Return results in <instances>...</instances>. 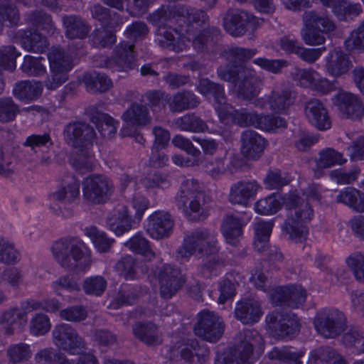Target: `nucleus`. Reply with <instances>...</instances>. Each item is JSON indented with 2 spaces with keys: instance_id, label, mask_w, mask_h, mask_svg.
<instances>
[{
  "instance_id": "obj_48",
  "label": "nucleus",
  "mask_w": 364,
  "mask_h": 364,
  "mask_svg": "<svg viewBox=\"0 0 364 364\" xmlns=\"http://www.w3.org/2000/svg\"><path fill=\"white\" fill-rule=\"evenodd\" d=\"M362 11V6L359 3L341 0L334 6L332 13L338 20L348 21L358 16Z\"/></svg>"
},
{
  "instance_id": "obj_61",
  "label": "nucleus",
  "mask_w": 364,
  "mask_h": 364,
  "mask_svg": "<svg viewBox=\"0 0 364 364\" xmlns=\"http://www.w3.org/2000/svg\"><path fill=\"white\" fill-rule=\"evenodd\" d=\"M183 16L181 20H187L189 23H195L197 26L205 28L208 25L209 16L202 10H197L186 5H183Z\"/></svg>"
},
{
  "instance_id": "obj_27",
  "label": "nucleus",
  "mask_w": 364,
  "mask_h": 364,
  "mask_svg": "<svg viewBox=\"0 0 364 364\" xmlns=\"http://www.w3.org/2000/svg\"><path fill=\"white\" fill-rule=\"evenodd\" d=\"M324 68L326 73L335 78L348 74L353 67L349 56L342 50L335 48L326 56Z\"/></svg>"
},
{
  "instance_id": "obj_51",
  "label": "nucleus",
  "mask_w": 364,
  "mask_h": 364,
  "mask_svg": "<svg viewBox=\"0 0 364 364\" xmlns=\"http://www.w3.org/2000/svg\"><path fill=\"white\" fill-rule=\"evenodd\" d=\"M282 205L281 198L275 193L257 200L254 205L255 212L259 215H273L279 211Z\"/></svg>"
},
{
  "instance_id": "obj_50",
  "label": "nucleus",
  "mask_w": 364,
  "mask_h": 364,
  "mask_svg": "<svg viewBox=\"0 0 364 364\" xmlns=\"http://www.w3.org/2000/svg\"><path fill=\"white\" fill-rule=\"evenodd\" d=\"M50 70L68 72L73 68L69 55L60 48H53L48 54Z\"/></svg>"
},
{
  "instance_id": "obj_44",
  "label": "nucleus",
  "mask_w": 364,
  "mask_h": 364,
  "mask_svg": "<svg viewBox=\"0 0 364 364\" xmlns=\"http://www.w3.org/2000/svg\"><path fill=\"white\" fill-rule=\"evenodd\" d=\"M26 321V313L17 307L8 309L0 316V325L5 327L6 333L8 335L14 334V325L23 326Z\"/></svg>"
},
{
  "instance_id": "obj_41",
  "label": "nucleus",
  "mask_w": 364,
  "mask_h": 364,
  "mask_svg": "<svg viewBox=\"0 0 364 364\" xmlns=\"http://www.w3.org/2000/svg\"><path fill=\"white\" fill-rule=\"evenodd\" d=\"M186 40L188 44L192 41L194 48L197 50H203L208 45L213 41V37L220 34V30L214 26L208 27L201 31L193 32L191 29H186Z\"/></svg>"
},
{
  "instance_id": "obj_18",
  "label": "nucleus",
  "mask_w": 364,
  "mask_h": 364,
  "mask_svg": "<svg viewBox=\"0 0 364 364\" xmlns=\"http://www.w3.org/2000/svg\"><path fill=\"white\" fill-rule=\"evenodd\" d=\"M256 23H258V21L244 10L230 9L223 18L225 30L235 37L243 36L250 28L255 29Z\"/></svg>"
},
{
  "instance_id": "obj_8",
  "label": "nucleus",
  "mask_w": 364,
  "mask_h": 364,
  "mask_svg": "<svg viewBox=\"0 0 364 364\" xmlns=\"http://www.w3.org/2000/svg\"><path fill=\"white\" fill-rule=\"evenodd\" d=\"M80 183L71 173L65 174L58 188L48 196L49 209L57 215L71 216L72 212L66 206L80 200Z\"/></svg>"
},
{
  "instance_id": "obj_43",
  "label": "nucleus",
  "mask_w": 364,
  "mask_h": 364,
  "mask_svg": "<svg viewBox=\"0 0 364 364\" xmlns=\"http://www.w3.org/2000/svg\"><path fill=\"white\" fill-rule=\"evenodd\" d=\"M336 201L343 203L356 212H364V194L353 187H346L336 196Z\"/></svg>"
},
{
  "instance_id": "obj_26",
  "label": "nucleus",
  "mask_w": 364,
  "mask_h": 364,
  "mask_svg": "<svg viewBox=\"0 0 364 364\" xmlns=\"http://www.w3.org/2000/svg\"><path fill=\"white\" fill-rule=\"evenodd\" d=\"M304 114L308 122L320 131L329 129L331 127L328 111L318 99L313 98L305 103Z\"/></svg>"
},
{
  "instance_id": "obj_36",
  "label": "nucleus",
  "mask_w": 364,
  "mask_h": 364,
  "mask_svg": "<svg viewBox=\"0 0 364 364\" xmlns=\"http://www.w3.org/2000/svg\"><path fill=\"white\" fill-rule=\"evenodd\" d=\"M134 336L149 346L162 343V337L158 327L152 322H136L132 326Z\"/></svg>"
},
{
  "instance_id": "obj_28",
  "label": "nucleus",
  "mask_w": 364,
  "mask_h": 364,
  "mask_svg": "<svg viewBox=\"0 0 364 364\" xmlns=\"http://www.w3.org/2000/svg\"><path fill=\"white\" fill-rule=\"evenodd\" d=\"M112 58L118 71L128 72L133 70L136 65L134 43L121 42L114 49Z\"/></svg>"
},
{
  "instance_id": "obj_64",
  "label": "nucleus",
  "mask_w": 364,
  "mask_h": 364,
  "mask_svg": "<svg viewBox=\"0 0 364 364\" xmlns=\"http://www.w3.org/2000/svg\"><path fill=\"white\" fill-rule=\"evenodd\" d=\"M86 234L100 252H108L114 242V240L109 238L105 232L98 231L95 227L87 228Z\"/></svg>"
},
{
  "instance_id": "obj_12",
  "label": "nucleus",
  "mask_w": 364,
  "mask_h": 364,
  "mask_svg": "<svg viewBox=\"0 0 364 364\" xmlns=\"http://www.w3.org/2000/svg\"><path fill=\"white\" fill-rule=\"evenodd\" d=\"M114 190L112 181L105 175H90L82 182V197L90 203L99 205L106 203Z\"/></svg>"
},
{
  "instance_id": "obj_7",
  "label": "nucleus",
  "mask_w": 364,
  "mask_h": 364,
  "mask_svg": "<svg viewBox=\"0 0 364 364\" xmlns=\"http://www.w3.org/2000/svg\"><path fill=\"white\" fill-rule=\"evenodd\" d=\"M217 234L215 231L203 228L197 229L187 235L182 245L177 251L178 256L181 258H189L192 255H198L208 256L219 252Z\"/></svg>"
},
{
  "instance_id": "obj_29",
  "label": "nucleus",
  "mask_w": 364,
  "mask_h": 364,
  "mask_svg": "<svg viewBox=\"0 0 364 364\" xmlns=\"http://www.w3.org/2000/svg\"><path fill=\"white\" fill-rule=\"evenodd\" d=\"M249 220L250 217L245 220L244 217H236L233 214H228L223 218L220 229L227 243L232 246L239 245L242 228Z\"/></svg>"
},
{
  "instance_id": "obj_16",
  "label": "nucleus",
  "mask_w": 364,
  "mask_h": 364,
  "mask_svg": "<svg viewBox=\"0 0 364 364\" xmlns=\"http://www.w3.org/2000/svg\"><path fill=\"white\" fill-rule=\"evenodd\" d=\"M95 136L93 127L85 122H72L66 124L63 129L65 142L75 148L87 149L91 146Z\"/></svg>"
},
{
  "instance_id": "obj_23",
  "label": "nucleus",
  "mask_w": 364,
  "mask_h": 364,
  "mask_svg": "<svg viewBox=\"0 0 364 364\" xmlns=\"http://www.w3.org/2000/svg\"><path fill=\"white\" fill-rule=\"evenodd\" d=\"M259 184L255 180L239 181L231 185L228 194V200L234 205H240L247 207L253 200L258 190Z\"/></svg>"
},
{
  "instance_id": "obj_9",
  "label": "nucleus",
  "mask_w": 364,
  "mask_h": 364,
  "mask_svg": "<svg viewBox=\"0 0 364 364\" xmlns=\"http://www.w3.org/2000/svg\"><path fill=\"white\" fill-rule=\"evenodd\" d=\"M303 27L301 37L308 46H319L326 41L325 34L334 31L335 23L328 16L320 15L315 11H305L302 16Z\"/></svg>"
},
{
  "instance_id": "obj_52",
  "label": "nucleus",
  "mask_w": 364,
  "mask_h": 364,
  "mask_svg": "<svg viewBox=\"0 0 364 364\" xmlns=\"http://www.w3.org/2000/svg\"><path fill=\"white\" fill-rule=\"evenodd\" d=\"M32 355L30 345L18 343L9 346L6 350V356L13 364H18L28 361Z\"/></svg>"
},
{
  "instance_id": "obj_11",
  "label": "nucleus",
  "mask_w": 364,
  "mask_h": 364,
  "mask_svg": "<svg viewBox=\"0 0 364 364\" xmlns=\"http://www.w3.org/2000/svg\"><path fill=\"white\" fill-rule=\"evenodd\" d=\"M210 351L205 346H200L197 340L180 341L170 347L166 358L171 361L183 360L186 364H204Z\"/></svg>"
},
{
  "instance_id": "obj_24",
  "label": "nucleus",
  "mask_w": 364,
  "mask_h": 364,
  "mask_svg": "<svg viewBox=\"0 0 364 364\" xmlns=\"http://www.w3.org/2000/svg\"><path fill=\"white\" fill-rule=\"evenodd\" d=\"M240 152L247 160L259 159L267 145V141L253 130L244 131L240 136Z\"/></svg>"
},
{
  "instance_id": "obj_35",
  "label": "nucleus",
  "mask_w": 364,
  "mask_h": 364,
  "mask_svg": "<svg viewBox=\"0 0 364 364\" xmlns=\"http://www.w3.org/2000/svg\"><path fill=\"white\" fill-rule=\"evenodd\" d=\"M183 5H162L149 15V21L158 28H164L165 25L174 21L181 20Z\"/></svg>"
},
{
  "instance_id": "obj_56",
  "label": "nucleus",
  "mask_w": 364,
  "mask_h": 364,
  "mask_svg": "<svg viewBox=\"0 0 364 364\" xmlns=\"http://www.w3.org/2000/svg\"><path fill=\"white\" fill-rule=\"evenodd\" d=\"M66 358L63 353L57 351L53 348H45L35 354L34 360L36 363L45 362L48 364H63Z\"/></svg>"
},
{
  "instance_id": "obj_33",
  "label": "nucleus",
  "mask_w": 364,
  "mask_h": 364,
  "mask_svg": "<svg viewBox=\"0 0 364 364\" xmlns=\"http://www.w3.org/2000/svg\"><path fill=\"white\" fill-rule=\"evenodd\" d=\"M107 224L117 235H122L132 228V220L125 205L118 204L108 216Z\"/></svg>"
},
{
  "instance_id": "obj_53",
  "label": "nucleus",
  "mask_w": 364,
  "mask_h": 364,
  "mask_svg": "<svg viewBox=\"0 0 364 364\" xmlns=\"http://www.w3.org/2000/svg\"><path fill=\"white\" fill-rule=\"evenodd\" d=\"M26 21L28 23L45 31L48 34H53L55 30L50 16L43 11L28 13L26 16Z\"/></svg>"
},
{
  "instance_id": "obj_46",
  "label": "nucleus",
  "mask_w": 364,
  "mask_h": 364,
  "mask_svg": "<svg viewBox=\"0 0 364 364\" xmlns=\"http://www.w3.org/2000/svg\"><path fill=\"white\" fill-rule=\"evenodd\" d=\"M176 124L182 131L204 133L208 130L206 122L195 113H187L178 118Z\"/></svg>"
},
{
  "instance_id": "obj_45",
  "label": "nucleus",
  "mask_w": 364,
  "mask_h": 364,
  "mask_svg": "<svg viewBox=\"0 0 364 364\" xmlns=\"http://www.w3.org/2000/svg\"><path fill=\"white\" fill-rule=\"evenodd\" d=\"M124 245L132 252L142 255L146 260L151 261L155 258V253L151 248L149 241L141 232H137Z\"/></svg>"
},
{
  "instance_id": "obj_22",
  "label": "nucleus",
  "mask_w": 364,
  "mask_h": 364,
  "mask_svg": "<svg viewBox=\"0 0 364 364\" xmlns=\"http://www.w3.org/2000/svg\"><path fill=\"white\" fill-rule=\"evenodd\" d=\"M333 100L341 112L348 118L364 122V105L358 96L341 92L334 96Z\"/></svg>"
},
{
  "instance_id": "obj_39",
  "label": "nucleus",
  "mask_w": 364,
  "mask_h": 364,
  "mask_svg": "<svg viewBox=\"0 0 364 364\" xmlns=\"http://www.w3.org/2000/svg\"><path fill=\"white\" fill-rule=\"evenodd\" d=\"M122 118L128 125L135 127L146 126L151 122L148 108L138 103H132L123 113Z\"/></svg>"
},
{
  "instance_id": "obj_42",
  "label": "nucleus",
  "mask_w": 364,
  "mask_h": 364,
  "mask_svg": "<svg viewBox=\"0 0 364 364\" xmlns=\"http://www.w3.org/2000/svg\"><path fill=\"white\" fill-rule=\"evenodd\" d=\"M82 82L87 91L91 92H105L113 85L112 80L105 73L92 72L83 75Z\"/></svg>"
},
{
  "instance_id": "obj_2",
  "label": "nucleus",
  "mask_w": 364,
  "mask_h": 364,
  "mask_svg": "<svg viewBox=\"0 0 364 364\" xmlns=\"http://www.w3.org/2000/svg\"><path fill=\"white\" fill-rule=\"evenodd\" d=\"M218 115L223 124H237L241 127H253L265 132H274L287 127L285 119L281 117L259 114L245 108L237 109L230 104L223 109L220 108Z\"/></svg>"
},
{
  "instance_id": "obj_62",
  "label": "nucleus",
  "mask_w": 364,
  "mask_h": 364,
  "mask_svg": "<svg viewBox=\"0 0 364 364\" xmlns=\"http://www.w3.org/2000/svg\"><path fill=\"white\" fill-rule=\"evenodd\" d=\"M118 122L105 113H100L96 122L97 129L104 138L110 139L116 133Z\"/></svg>"
},
{
  "instance_id": "obj_47",
  "label": "nucleus",
  "mask_w": 364,
  "mask_h": 364,
  "mask_svg": "<svg viewBox=\"0 0 364 364\" xmlns=\"http://www.w3.org/2000/svg\"><path fill=\"white\" fill-rule=\"evenodd\" d=\"M21 41L26 50L34 53H43L48 46L46 38L36 31H24Z\"/></svg>"
},
{
  "instance_id": "obj_15",
  "label": "nucleus",
  "mask_w": 364,
  "mask_h": 364,
  "mask_svg": "<svg viewBox=\"0 0 364 364\" xmlns=\"http://www.w3.org/2000/svg\"><path fill=\"white\" fill-rule=\"evenodd\" d=\"M266 323L274 337L283 339L299 331L298 318L293 313L273 311L266 316Z\"/></svg>"
},
{
  "instance_id": "obj_59",
  "label": "nucleus",
  "mask_w": 364,
  "mask_h": 364,
  "mask_svg": "<svg viewBox=\"0 0 364 364\" xmlns=\"http://www.w3.org/2000/svg\"><path fill=\"white\" fill-rule=\"evenodd\" d=\"M92 46L96 48H105L116 42V36L114 32L102 27L96 28L90 36Z\"/></svg>"
},
{
  "instance_id": "obj_14",
  "label": "nucleus",
  "mask_w": 364,
  "mask_h": 364,
  "mask_svg": "<svg viewBox=\"0 0 364 364\" xmlns=\"http://www.w3.org/2000/svg\"><path fill=\"white\" fill-rule=\"evenodd\" d=\"M225 331L222 318L213 311L205 309L198 314V321L194 326L195 335L208 342L218 341Z\"/></svg>"
},
{
  "instance_id": "obj_17",
  "label": "nucleus",
  "mask_w": 364,
  "mask_h": 364,
  "mask_svg": "<svg viewBox=\"0 0 364 364\" xmlns=\"http://www.w3.org/2000/svg\"><path fill=\"white\" fill-rule=\"evenodd\" d=\"M53 344L70 355L75 354L77 348H83L85 343L77 331L70 325L60 323L54 326L52 331Z\"/></svg>"
},
{
  "instance_id": "obj_10",
  "label": "nucleus",
  "mask_w": 364,
  "mask_h": 364,
  "mask_svg": "<svg viewBox=\"0 0 364 364\" xmlns=\"http://www.w3.org/2000/svg\"><path fill=\"white\" fill-rule=\"evenodd\" d=\"M314 325L316 331L326 338H335L348 327L346 314L338 309H323L317 312Z\"/></svg>"
},
{
  "instance_id": "obj_4",
  "label": "nucleus",
  "mask_w": 364,
  "mask_h": 364,
  "mask_svg": "<svg viewBox=\"0 0 364 364\" xmlns=\"http://www.w3.org/2000/svg\"><path fill=\"white\" fill-rule=\"evenodd\" d=\"M51 250L56 261L66 269L85 272L91 265L90 252L77 238L60 239L53 245Z\"/></svg>"
},
{
  "instance_id": "obj_57",
  "label": "nucleus",
  "mask_w": 364,
  "mask_h": 364,
  "mask_svg": "<svg viewBox=\"0 0 364 364\" xmlns=\"http://www.w3.org/2000/svg\"><path fill=\"white\" fill-rule=\"evenodd\" d=\"M20 112L19 106L11 97L0 98V122L8 123L15 120Z\"/></svg>"
},
{
  "instance_id": "obj_13",
  "label": "nucleus",
  "mask_w": 364,
  "mask_h": 364,
  "mask_svg": "<svg viewBox=\"0 0 364 364\" xmlns=\"http://www.w3.org/2000/svg\"><path fill=\"white\" fill-rule=\"evenodd\" d=\"M296 99V92L287 86L273 89L269 95L260 97L254 102V106L269 110L274 113L287 114Z\"/></svg>"
},
{
  "instance_id": "obj_31",
  "label": "nucleus",
  "mask_w": 364,
  "mask_h": 364,
  "mask_svg": "<svg viewBox=\"0 0 364 364\" xmlns=\"http://www.w3.org/2000/svg\"><path fill=\"white\" fill-rule=\"evenodd\" d=\"M318 157L315 159V165L311 166L314 177L321 178L324 174V169L335 165H341L347 161L343 154L333 148H326L320 151Z\"/></svg>"
},
{
  "instance_id": "obj_5",
  "label": "nucleus",
  "mask_w": 364,
  "mask_h": 364,
  "mask_svg": "<svg viewBox=\"0 0 364 364\" xmlns=\"http://www.w3.org/2000/svg\"><path fill=\"white\" fill-rule=\"evenodd\" d=\"M207 196L203 185L196 179H186L180 186L175 196L176 205L191 220L204 219L203 206Z\"/></svg>"
},
{
  "instance_id": "obj_20",
  "label": "nucleus",
  "mask_w": 364,
  "mask_h": 364,
  "mask_svg": "<svg viewBox=\"0 0 364 364\" xmlns=\"http://www.w3.org/2000/svg\"><path fill=\"white\" fill-rule=\"evenodd\" d=\"M174 220L171 215L165 210H156L146 219L145 230L153 239L168 237L173 232Z\"/></svg>"
},
{
  "instance_id": "obj_3",
  "label": "nucleus",
  "mask_w": 364,
  "mask_h": 364,
  "mask_svg": "<svg viewBox=\"0 0 364 364\" xmlns=\"http://www.w3.org/2000/svg\"><path fill=\"white\" fill-rule=\"evenodd\" d=\"M286 205L289 212L282 230L291 240L302 242L307 237V223L314 218V208L309 201L296 194H291Z\"/></svg>"
},
{
  "instance_id": "obj_60",
  "label": "nucleus",
  "mask_w": 364,
  "mask_h": 364,
  "mask_svg": "<svg viewBox=\"0 0 364 364\" xmlns=\"http://www.w3.org/2000/svg\"><path fill=\"white\" fill-rule=\"evenodd\" d=\"M346 264L353 272L355 279L364 284V252H355L346 258Z\"/></svg>"
},
{
  "instance_id": "obj_58",
  "label": "nucleus",
  "mask_w": 364,
  "mask_h": 364,
  "mask_svg": "<svg viewBox=\"0 0 364 364\" xmlns=\"http://www.w3.org/2000/svg\"><path fill=\"white\" fill-rule=\"evenodd\" d=\"M80 153L77 154L72 162L74 168L80 173H85L93 169L95 166V159L93 154L87 149H81Z\"/></svg>"
},
{
  "instance_id": "obj_34",
  "label": "nucleus",
  "mask_w": 364,
  "mask_h": 364,
  "mask_svg": "<svg viewBox=\"0 0 364 364\" xmlns=\"http://www.w3.org/2000/svg\"><path fill=\"white\" fill-rule=\"evenodd\" d=\"M200 102L198 97L189 90L177 92L166 99L168 109L173 113L195 109L199 105Z\"/></svg>"
},
{
  "instance_id": "obj_40",
  "label": "nucleus",
  "mask_w": 364,
  "mask_h": 364,
  "mask_svg": "<svg viewBox=\"0 0 364 364\" xmlns=\"http://www.w3.org/2000/svg\"><path fill=\"white\" fill-rule=\"evenodd\" d=\"M256 48H247L240 46H230L223 50L221 57L228 61L230 65H245L257 53Z\"/></svg>"
},
{
  "instance_id": "obj_25",
  "label": "nucleus",
  "mask_w": 364,
  "mask_h": 364,
  "mask_svg": "<svg viewBox=\"0 0 364 364\" xmlns=\"http://www.w3.org/2000/svg\"><path fill=\"white\" fill-rule=\"evenodd\" d=\"M188 41L184 34L171 27L158 28L155 32V42L160 47L176 53L186 50Z\"/></svg>"
},
{
  "instance_id": "obj_30",
  "label": "nucleus",
  "mask_w": 364,
  "mask_h": 364,
  "mask_svg": "<svg viewBox=\"0 0 364 364\" xmlns=\"http://www.w3.org/2000/svg\"><path fill=\"white\" fill-rule=\"evenodd\" d=\"M234 313L235 318L243 324L257 323L263 314L261 304L254 299H245L238 301Z\"/></svg>"
},
{
  "instance_id": "obj_6",
  "label": "nucleus",
  "mask_w": 364,
  "mask_h": 364,
  "mask_svg": "<svg viewBox=\"0 0 364 364\" xmlns=\"http://www.w3.org/2000/svg\"><path fill=\"white\" fill-rule=\"evenodd\" d=\"M263 338L255 329H245L237 334L235 346L223 353H217L216 364H252L253 349L262 345Z\"/></svg>"
},
{
  "instance_id": "obj_38",
  "label": "nucleus",
  "mask_w": 364,
  "mask_h": 364,
  "mask_svg": "<svg viewBox=\"0 0 364 364\" xmlns=\"http://www.w3.org/2000/svg\"><path fill=\"white\" fill-rule=\"evenodd\" d=\"M43 86L38 81L22 80L16 82L13 89V95L21 101L32 102L42 94Z\"/></svg>"
},
{
  "instance_id": "obj_1",
  "label": "nucleus",
  "mask_w": 364,
  "mask_h": 364,
  "mask_svg": "<svg viewBox=\"0 0 364 364\" xmlns=\"http://www.w3.org/2000/svg\"><path fill=\"white\" fill-rule=\"evenodd\" d=\"M218 77L233 85L232 92L242 101L254 105L262 90V80L255 70L248 65H220Z\"/></svg>"
},
{
  "instance_id": "obj_37",
  "label": "nucleus",
  "mask_w": 364,
  "mask_h": 364,
  "mask_svg": "<svg viewBox=\"0 0 364 364\" xmlns=\"http://www.w3.org/2000/svg\"><path fill=\"white\" fill-rule=\"evenodd\" d=\"M115 269L126 279H134L146 274L147 267L136 262L132 256L125 255L117 262Z\"/></svg>"
},
{
  "instance_id": "obj_55",
  "label": "nucleus",
  "mask_w": 364,
  "mask_h": 364,
  "mask_svg": "<svg viewBox=\"0 0 364 364\" xmlns=\"http://www.w3.org/2000/svg\"><path fill=\"white\" fill-rule=\"evenodd\" d=\"M303 355V352L293 351L290 347H282L281 348L274 347L268 354L269 358L272 360L295 364H301L300 358Z\"/></svg>"
},
{
  "instance_id": "obj_49",
  "label": "nucleus",
  "mask_w": 364,
  "mask_h": 364,
  "mask_svg": "<svg viewBox=\"0 0 364 364\" xmlns=\"http://www.w3.org/2000/svg\"><path fill=\"white\" fill-rule=\"evenodd\" d=\"M310 361L315 364H346L342 356L328 346L321 347L311 352Z\"/></svg>"
},
{
  "instance_id": "obj_21",
  "label": "nucleus",
  "mask_w": 364,
  "mask_h": 364,
  "mask_svg": "<svg viewBox=\"0 0 364 364\" xmlns=\"http://www.w3.org/2000/svg\"><path fill=\"white\" fill-rule=\"evenodd\" d=\"M306 299V290L301 286L279 287L271 295L273 304L291 308H298L305 303Z\"/></svg>"
},
{
  "instance_id": "obj_63",
  "label": "nucleus",
  "mask_w": 364,
  "mask_h": 364,
  "mask_svg": "<svg viewBox=\"0 0 364 364\" xmlns=\"http://www.w3.org/2000/svg\"><path fill=\"white\" fill-rule=\"evenodd\" d=\"M82 288L85 294L100 296L106 290L107 281L102 276H92L85 279Z\"/></svg>"
},
{
  "instance_id": "obj_32",
  "label": "nucleus",
  "mask_w": 364,
  "mask_h": 364,
  "mask_svg": "<svg viewBox=\"0 0 364 364\" xmlns=\"http://www.w3.org/2000/svg\"><path fill=\"white\" fill-rule=\"evenodd\" d=\"M62 23L65 37L70 40L85 39L91 28L85 19L75 14L63 16Z\"/></svg>"
},
{
  "instance_id": "obj_19",
  "label": "nucleus",
  "mask_w": 364,
  "mask_h": 364,
  "mask_svg": "<svg viewBox=\"0 0 364 364\" xmlns=\"http://www.w3.org/2000/svg\"><path fill=\"white\" fill-rule=\"evenodd\" d=\"M159 290L161 297L170 299L183 286L185 279L181 269L175 265L164 264L159 272Z\"/></svg>"
},
{
  "instance_id": "obj_54",
  "label": "nucleus",
  "mask_w": 364,
  "mask_h": 364,
  "mask_svg": "<svg viewBox=\"0 0 364 364\" xmlns=\"http://www.w3.org/2000/svg\"><path fill=\"white\" fill-rule=\"evenodd\" d=\"M21 260L19 251L15 245L8 239L0 238V262L5 264H15Z\"/></svg>"
}]
</instances>
